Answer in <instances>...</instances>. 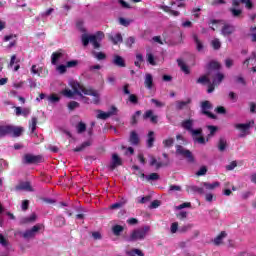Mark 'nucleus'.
<instances>
[{"mask_svg":"<svg viewBox=\"0 0 256 256\" xmlns=\"http://www.w3.org/2000/svg\"><path fill=\"white\" fill-rule=\"evenodd\" d=\"M69 86L73 89V91L70 89H64L62 91V95H64V97H68V99H73L74 95H80L81 97H83V95H89L90 97H92V99L90 101H87V103H99V92H97L96 90L87 89L75 80H69Z\"/></svg>","mask_w":256,"mask_h":256,"instance_id":"f257e3e1","label":"nucleus"},{"mask_svg":"<svg viewBox=\"0 0 256 256\" xmlns=\"http://www.w3.org/2000/svg\"><path fill=\"white\" fill-rule=\"evenodd\" d=\"M105 38V34L101 31L96 32L93 35L89 34H82L81 40L84 45V47H87L89 43H91L94 47V49H99L101 47V41Z\"/></svg>","mask_w":256,"mask_h":256,"instance_id":"f03ea898","label":"nucleus"},{"mask_svg":"<svg viewBox=\"0 0 256 256\" xmlns=\"http://www.w3.org/2000/svg\"><path fill=\"white\" fill-rule=\"evenodd\" d=\"M225 79V76L221 73H214V78L211 83V78L209 76H202L197 80V83H209L208 93H213L215 91V85H219L221 81Z\"/></svg>","mask_w":256,"mask_h":256,"instance_id":"7ed1b4c3","label":"nucleus"},{"mask_svg":"<svg viewBox=\"0 0 256 256\" xmlns=\"http://www.w3.org/2000/svg\"><path fill=\"white\" fill-rule=\"evenodd\" d=\"M23 133V128L13 125H0V137L12 135V137H20Z\"/></svg>","mask_w":256,"mask_h":256,"instance_id":"20e7f679","label":"nucleus"},{"mask_svg":"<svg viewBox=\"0 0 256 256\" xmlns=\"http://www.w3.org/2000/svg\"><path fill=\"white\" fill-rule=\"evenodd\" d=\"M150 227L149 226H144L142 228H138L133 230L129 237L127 238V241L133 242V241H143V239H145V237H147V234L150 231Z\"/></svg>","mask_w":256,"mask_h":256,"instance_id":"39448f33","label":"nucleus"},{"mask_svg":"<svg viewBox=\"0 0 256 256\" xmlns=\"http://www.w3.org/2000/svg\"><path fill=\"white\" fill-rule=\"evenodd\" d=\"M255 122L250 121L245 124H235V129L239 131V137H247L249 135V129L253 127Z\"/></svg>","mask_w":256,"mask_h":256,"instance_id":"423d86ee","label":"nucleus"},{"mask_svg":"<svg viewBox=\"0 0 256 256\" xmlns=\"http://www.w3.org/2000/svg\"><path fill=\"white\" fill-rule=\"evenodd\" d=\"M176 7H185V4L181 2V0H178L174 3H172V8L169 6H162V9L166 12L169 13L170 15H173V17H179V11L173 10L176 9Z\"/></svg>","mask_w":256,"mask_h":256,"instance_id":"0eeeda50","label":"nucleus"},{"mask_svg":"<svg viewBox=\"0 0 256 256\" xmlns=\"http://www.w3.org/2000/svg\"><path fill=\"white\" fill-rule=\"evenodd\" d=\"M176 155H180V157H185L190 163H193L194 161L191 151L183 148V146L181 145L176 146Z\"/></svg>","mask_w":256,"mask_h":256,"instance_id":"6e6552de","label":"nucleus"},{"mask_svg":"<svg viewBox=\"0 0 256 256\" xmlns=\"http://www.w3.org/2000/svg\"><path fill=\"white\" fill-rule=\"evenodd\" d=\"M24 163H29V164L43 163V157L40 155L26 154L24 156Z\"/></svg>","mask_w":256,"mask_h":256,"instance_id":"1a4fd4ad","label":"nucleus"},{"mask_svg":"<svg viewBox=\"0 0 256 256\" xmlns=\"http://www.w3.org/2000/svg\"><path fill=\"white\" fill-rule=\"evenodd\" d=\"M41 229L39 225L33 226L31 229L26 230L25 232L22 233V237L24 239H33L35 235H37V232Z\"/></svg>","mask_w":256,"mask_h":256,"instance_id":"9d476101","label":"nucleus"},{"mask_svg":"<svg viewBox=\"0 0 256 256\" xmlns=\"http://www.w3.org/2000/svg\"><path fill=\"white\" fill-rule=\"evenodd\" d=\"M117 108L112 107V111L103 112V110H97V119H109L112 115H115Z\"/></svg>","mask_w":256,"mask_h":256,"instance_id":"9b49d317","label":"nucleus"},{"mask_svg":"<svg viewBox=\"0 0 256 256\" xmlns=\"http://www.w3.org/2000/svg\"><path fill=\"white\" fill-rule=\"evenodd\" d=\"M209 109H211V102L209 101L202 102V113L210 117V119H215V116L210 113Z\"/></svg>","mask_w":256,"mask_h":256,"instance_id":"f8f14e48","label":"nucleus"},{"mask_svg":"<svg viewBox=\"0 0 256 256\" xmlns=\"http://www.w3.org/2000/svg\"><path fill=\"white\" fill-rule=\"evenodd\" d=\"M15 113L16 116L19 117L22 115V117H29L31 115V109L30 108H21V107H15Z\"/></svg>","mask_w":256,"mask_h":256,"instance_id":"ddd939ff","label":"nucleus"},{"mask_svg":"<svg viewBox=\"0 0 256 256\" xmlns=\"http://www.w3.org/2000/svg\"><path fill=\"white\" fill-rule=\"evenodd\" d=\"M235 31V27L231 24H224V26L221 29V34L224 37H228V35H231Z\"/></svg>","mask_w":256,"mask_h":256,"instance_id":"4468645a","label":"nucleus"},{"mask_svg":"<svg viewBox=\"0 0 256 256\" xmlns=\"http://www.w3.org/2000/svg\"><path fill=\"white\" fill-rule=\"evenodd\" d=\"M30 72L32 73V75H37L38 77H41V75H43V73L45 72V68H43V66L34 64L32 65Z\"/></svg>","mask_w":256,"mask_h":256,"instance_id":"2eb2a0df","label":"nucleus"},{"mask_svg":"<svg viewBox=\"0 0 256 256\" xmlns=\"http://www.w3.org/2000/svg\"><path fill=\"white\" fill-rule=\"evenodd\" d=\"M243 3L247 9H252L253 8V3L251 0H233L232 5L233 7H239Z\"/></svg>","mask_w":256,"mask_h":256,"instance_id":"dca6fc26","label":"nucleus"},{"mask_svg":"<svg viewBox=\"0 0 256 256\" xmlns=\"http://www.w3.org/2000/svg\"><path fill=\"white\" fill-rule=\"evenodd\" d=\"M119 165H122L121 158L117 154L112 155V161L110 163V169L113 171L116 167H119Z\"/></svg>","mask_w":256,"mask_h":256,"instance_id":"f3484780","label":"nucleus"},{"mask_svg":"<svg viewBox=\"0 0 256 256\" xmlns=\"http://www.w3.org/2000/svg\"><path fill=\"white\" fill-rule=\"evenodd\" d=\"M18 191H33V187L31 186V183L29 182H22L20 185L16 187Z\"/></svg>","mask_w":256,"mask_h":256,"instance_id":"a211bd4d","label":"nucleus"},{"mask_svg":"<svg viewBox=\"0 0 256 256\" xmlns=\"http://www.w3.org/2000/svg\"><path fill=\"white\" fill-rule=\"evenodd\" d=\"M37 219V215L32 213L30 216H26L20 219V223L25 225L27 223H33Z\"/></svg>","mask_w":256,"mask_h":256,"instance_id":"6ab92c4d","label":"nucleus"},{"mask_svg":"<svg viewBox=\"0 0 256 256\" xmlns=\"http://www.w3.org/2000/svg\"><path fill=\"white\" fill-rule=\"evenodd\" d=\"M221 183L219 182H213V183H208V182H203L202 187L207 189L208 191H213L214 189H217V187H220Z\"/></svg>","mask_w":256,"mask_h":256,"instance_id":"aec40b11","label":"nucleus"},{"mask_svg":"<svg viewBox=\"0 0 256 256\" xmlns=\"http://www.w3.org/2000/svg\"><path fill=\"white\" fill-rule=\"evenodd\" d=\"M144 84L147 89H153V76L151 74L145 75Z\"/></svg>","mask_w":256,"mask_h":256,"instance_id":"412c9836","label":"nucleus"},{"mask_svg":"<svg viewBox=\"0 0 256 256\" xmlns=\"http://www.w3.org/2000/svg\"><path fill=\"white\" fill-rule=\"evenodd\" d=\"M188 191H192L193 193H199V195L205 194V189L203 187H198L195 185L188 186Z\"/></svg>","mask_w":256,"mask_h":256,"instance_id":"4be33fe9","label":"nucleus"},{"mask_svg":"<svg viewBox=\"0 0 256 256\" xmlns=\"http://www.w3.org/2000/svg\"><path fill=\"white\" fill-rule=\"evenodd\" d=\"M144 119H150L151 123H157V116L153 115L152 110H147L144 114Z\"/></svg>","mask_w":256,"mask_h":256,"instance_id":"5701e85b","label":"nucleus"},{"mask_svg":"<svg viewBox=\"0 0 256 256\" xmlns=\"http://www.w3.org/2000/svg\"><path fill=\"white\" fill-rule=\"evenodd\" d=\"M63 57V53L61 52H54L51 56V63L52 65H57L59 63V60Z\"/></svg>","mask_w":256,"mask_h":256,"instance_id":"b1692460","label":"nucleus"},{"mask_svg":"<svg viewBox=\"0 0 256 256\" xmlns=\"http://www.w3.org/2000/svg\"><path fill=\"white\" fill-rule=\"evenodd\" d=\"M113 63L117 65V67H125V60L119 55L114 56Z\"/></svg>","mask_w":256,"mask_h":256,"instance_id":"393cba45","label":"nucleus"},{"mask_svg":"<svg viewBox=\"0 0 256 256\" xmlns=\"http://www.w3.org/2000/svg\"><path fill=\"white\" fill-rule=\"evenodd\" d=\"M130 143L132 145H138L139 144V135H137L136 131H132L130 133Z\"/></svg>","mask_w":256,"mask_h":256,"instance_id":"a878e982","label":"nucleus"},{"mask_svg":"<svg viewBox=\"0 0 256 256\" xmlns=\"http://www.w3.org/2000/svg\"><path fill=\"white\" fill-rule=\"evenodd\" d=\"M227 237V233L226 232H221L215 239H214V244L215 245H221V243H223V239H225Z\"/></svg>","mask_w":256,"mask_h":256,"instance_id":"bb28decb","label":"nucleus"},{"mask_svg":"<svg viewBox=\"0 0 256 256\" xmlns=\"http://www.w3.org/2000/svg\"><path fill=\"white\" fill-rule=\"evenodd\" d=\"M153 143H155V132L150 131L148 133L147 147H153Z\"/></svg>","mask_w":256,"mask_h":256,"instance_id":"cd10ccee","label":"nucleus"},{"mask_svg":"<svg viewBox=\"0 0 256 256\" xmlns=\"http://www.w3.org/2000/svg\"><path fill=\"white\" fill-rule=\"evenodd\" d=\"M141 177L145 178L147 181L159 180V174H157V173H151L150 175L141 174Z\"/></svg>","mask_w":256,"mask_h":256,"instance_id":"c85d7f7f","label":"nucleus"},{"mask_svg":"<svg viewBox=\"0 0 256 256\" xmlns=\"http://www.w3.org/2000/svg\"><path fill=\"white\" fill-rule=\"evenodd\" d=\"M123 230H124V228L121 225H114L112 227V233L114 235H116V237H119V235H121V233H123Z\"/></svg>","mask_w":256,"mask_h":256,"instance_id":"c756f323","label":"nucleus"},{"mask_svg":"<svg viewBox=\"0 0 256 256\" xmlns=\"http://www.w3.org/2000/svg\"><path fill=\"white\" fill-rule=\"evenodd\" d=\"M182 127L187 131H191L193 129V120H185L182 122Z\"/></svg>","mask_w":256,"mask_h":256,"instance_id":"7c9ffc66","label":"nucleus"},{"mask_svg":"<svg viewBox=\"0 0 256 256\" xmlns=\"http://www.w3.org/2000/svg\"><path fill=\"white\" fill-rule=\"evenodd\" d=\"M29 129L31 133H35L37 129V117H32L31 121L29 122Z\"/></svg>","mask_w":256,"mask_h":256,"instance_id":"2f4dec72","label":"nucleus"},{"mask_svg":"<svg viewBox=\"0 0 256 256\" xmlns=\"http://www.w3.org/2000/svg\"><path fill=\"white\" fill-rule=\"evenodd\" d=\"M194 43H196L197 51H203V42L197 37V34L193 35Z\"/></svg>","mask_w":256,"mask_h":256,"instance_id":"473e14b6","label":"nucleus"},{"mask_svg":"<svg viewBox=\"0 0 256 256\" xmlns=\"http://www.w3.org/2000/svg\"><path fill=\"white\" fill-rule=\"evenodd\" d=\"M110 39L114 45H117V43L123 42V37L119 33L115 34L114 36H111Z\"/></svg>","mask_w":256,"mask_h":256,"instance_id":"72a5a7b5","label":"nucleus"},{"mask_svg":"<svg viewBox=\"0 0 256 256\" xmlns=\"http://www.w3.org/2000/svg\"><path fill=\"white\" fill-rule=\"evenodd\" d=\"M191 103L190 98H188L186 101H177L176 102V108L183 109L184 107H187Z\"/></svg>","mask_w":256,"mask_h":256,"instance_id":"f704fd0d","label":"nucleus"},{"mask_svg":"<svg viewBox=\"0 0 256 256\" xmlns=\"http://www.w3.org/2000/svg\"><path fill=\"white\" fill-rule=\"evenodd\" d=\"M178 66L181 68V70L187 74H189V68L187 67V65H185V62H183V60L178 59L177 60Z\"/></svg>","mask_w":256,"mask_h":256,"instance_id":"c9c22d12","label":"nucleus"},{"mask_svg":"<svg viewBox=\"0 0 256 256\" xmlns=\"http://www.w3.org/2000/svg\"><path fill=\"white\" fill-rule=\"evenodd\" d=\"M150 165L151 167H156V169H159L162 167L163 164L161 162H158L157 159H155V157L151 156Z\"/></svg>","mask_w":256,"mask_h":256,"instance_id":"e433bc0d","label":"nucleus"},{"mask_svg":"<svg viewBox=\"0 0 256 256\" xmlns=\"http://www.w3.org/2000/svg\"><path fill=\"white\" fill-rule=\"evenodd\" d=\"M227 148V140L224 138H221L219 140L218 149L219 151H224Z\"/></svg>","mask_w":256,"mask_h":256,"instance_id":"4c0bfd02","label":"nucleus"},{"mask_svg":"<svg viewBox=\"0 0 256 256\" xmlns=\"http://www.w3.org/2000/svg\"><path fill=\"white\" fill-rule=\"evenodd\" d=\"M79 65V60H71L66 62L67 69H73L74 67H77Z\"/></svg>","mask_w":256,"mask_h":256,"instance_id":"58836bf2","label":"nucleus"},{"mask_svg":"<svg viewBox=\"0 0 256 256\" xmlns=\"http://www.w3.org/2000/svg\"><path fill=\"white\" fill-rule=\"evenodd\" d=\"M193 228V224H186L178 229L179 233H187L190 229Z\"/></svg>","mask_w":256,"mask_h":256,"instance_id":"ea45409f","label":"nucleus"},{"mask_svg":"<svg viewBox=\"0 0 256 256\" xmlns=\"http://www.w3.org/2000/svg\"><path fill=\"white\" fill-rule=\"evenodd\" d=\"M146 59L150 65H157V63L155 62V56H153L151 53L146 54Z\"/></svg>","mask_w":256,"mask_h":256,"instance_id":"a19ab883","label":"nucleus"},{"mask_svg":"<svg viewBox=\"0 0 256 256\" xmlns=\"http://www.w3.org/2000/svg\"><path fill=\"white\" fill-rule=\"evenodd\" d=\"M209 69L219 70V69H221V64H219V62H217V61H212V62L209 63Z\"/></svg>","mask_w":256,"mask_h":256,"instance_id":"79ce46f5","label":"nucleus"},{"mask_svg":"<svg viewBox=\"0 0 256 256\" xmlns=\"http://www.w3.org/2000/svg\"><path fill=\"white\" fill-rule=\"evenodd\" d=\"M56 71L60 73V75H63L64 73H67V65H59L56 67Z\"/></svg>","mask_w":256,"mask_h":256,"instance_id":"37998d69","label":"nucleus"},{"mask_svg":"<svg viewBox=\"0 0 256 256\" xmlns=\"http://www.w3.org/2000/svg\"><path fill=\"white\" fill-rule=\"evenodd\" d=\"M179 231V223L173 222L170 226V233L175 234Z\"/></svg>","mask_w":256,"mask_h":256,"instance_id":"c03bdc74","label":"nucleus"},{"mask_svg":"<svg viewBox=\"0 0 256 256\" xmlns=\"http://www.w3.org/2000/svg\"><path fill=\"white\" fill-rule=\"evenodd\" d=\"M76 129L78 133H83L87 129V126L85 125V123L80 122L77 124Z\"/></svg>","mask_w":256,"mask_h":256,"instance_id":"a18cd8bd","label":"nucleus"},{"mask_svg":"<svg viewBox=\"0 0 256 256\" xmlns=\"http://www.w3.org/2000/svg\"><path fill=\"white\" fill-rule=\"evenodd\" d=\"M141 63H143V55L137 54L136 61L134 62V64L136 65V67H141Z\"/></svg>","mask_w":256,"mask_h":256,"instance_id":"49530a36","label":"nucleus"},{"mask_svg":"<svg viewBox=\"0 0 256 256\" xmlns=\"http://www.w3.org/2000/svg\"><path fill=\"white\" fill-rule=\"evenodd\" d=\"M211 45H212L213 49H221V41H219V39H217V38L212 40Z\"/></svg>","mask_w":256,"mask_h":256,"instance_id":"de8ad7c7","label":"nucleus"},{"mask_svg":"<svg viewBox=\"0 0 256 256\" xmlns=\"http://www.w3.org/2000/svg\"><path fill=\"white\" fill-rule=\"evenodd\" d=\"M190 133H191L193 139H195V137H199V135H201L202 130H201V128L196 129V130L192 128V129L190 130Z\"/></svg>","mask_w":256,"mask_h":256,"instance_id":"09e8293b","label":"nucleus"},{"mask_svg":"<svg viewBox=\"0 0 256 256\" xmlns=\"http://www.w3.org/2000/svg\"><path fill=\"white\" fill-rule=\"evenodd\" d=\"M59 99H60L59 96H57L55 94L48 96V101L50 103H57V102H59Z\"/></svg>","mask_w":256,"mask_h":256,"instance_id":"8fccbe9b","label":"nucleus"},{"mask_svg":"<svg viewBox=\"0 0 256 256\" xmlns=\"http://www.w3.org/2000/svg\"><path fill=\"white\" fill-rule=\"evenodd\" d=\"M94 57L98 59V61H103L105 59V53L103 52H94Z\"/></svg>","mask_w":256,"mask_h":256,"instance_id":"3c124183","label":"nucleus"},{"mask_svg":"<svg viewBox=\"0 0 256 256\" xmlns=\"http://www.w3.org/2000/svg\"><path fill=\"white\" fill-rule=\"evenodd\" d=\"M194 141L196 143H199L200 145H205L206 143L205 138L203 136L194 137Z\"/></svg>","mask_w":256,"mask_h":256,"instance_id":"603ef678","label":"nucleus"},{"mask_svg":"<svg viewBox=\"0 0 256 256\" xmlns=\"http://www.w3.org/2000/svg\"><path fill=\"white\" fill-rule=\"evenodd\" d=\"M230 11L233 17H239V15H241L242 13L241 9H237V8H231Z\"/></svg>","mask_w":256,"mask_h":256,"instance_id":"864d4df0","label":"nucleus"},{"mask_svg":"<svg viewBox=\"0 0 256 256\" xmlns=\"http://www.w3.org/2000/svg\"><path fill=\"white\" fill-rule=\"evenodd\" d=\"M125 205V202H116L110 206V209H121Z\"/></svg>","mask_w":256,"mask_h":256,"instance_id":"5fc2aeb1","label":"nucleus"},{"mask_svg":"<svg viewBox=\"0 0 256 256\" xmlns=\"http://www.w3.org/2000/svg\"><path fill=\"white\" fill-rule=\"evenodd\" d=\"M89 145H91L90 142H84L81 146L76 147V148L74 149V151L79 152V151H81L82 149H85V147H89Z\"/></svg>","mask_w":256,"mask_h":256,"instance_id":"6e6d98bb","label":"nucleus"},{"mask_svg":"<svg viewBox=\"0 0 256 256\" xmlns=\"http://www.w3.org/2000/svg\"><path fill=\"white\" fill-rule=\"evenodd\" d=\"M77 107H79V104L75 101H71L68 104V109H70V111H73V109H77Z\"/></svg>","mask_w":256,"mask_h":256,"instance_id":"4d7b16f0","label":"nucleus"},{"mask_svg":"<svg viewBox=\"0 0 256 256\" xmlns=\"http://www.w3.org/2000/svg\"><path fill=\"white\" fill-rule=\"evenodd\" d=\"M175 140H173V138H168L166 140L163 141L164 143V147H171V145H173Z\"/></svg>","mask_w":256,"mask_h":256,"instance_id":"13d9d810","label":"nucleus"},{"mask_svg":"<svg viewBox=\"0 0 256 256\" xmlns=\"http://www.w3.org/2000/svg\"><path fill=\"white\" fill-rule=\"evenodd\" d=\"M159 205H161V202L159 200H154L153 202H151L149 208L150 209H157V207H159Z\"/></svg>","mask_w":256,"mask_h":256,"instance_id":"bf43d9fd","label":"nucleus"},{"mask_svg":"<svg viewBox=\"0 0 256 256\" xmlns=\"http://www.w3.org/2000/svg\"><path fill=\"white\" fill-rule=\"evenodd\" d=\"M208 131H210V134L208 135V137H213V135H215V132L217 131V127L215 126H207Z\"/></svg>","mask_w":256,"mask_h":256,"instance_id":"052dcab7","label":"nucleus"},{"mask_svg":"<svg viewBox=\"0 0 256 256\" xmlns=\"http://www.w3.org/2000/svg\"><path fill=\"white\" fill-rule=\"evenodd\" d=\"M207 173V168L205 166L201 167L199 171L196 173L198 177H201V175H205Z\"/></svg>","mask_w":256,"mask_h":256,"instance_id":"680f3d73","label":"nucleus"},{"mask_svg":"<svg viewBox=\"0 0 256 256\" xmlns=\"http://www.w3.org/2000/svg\"><path fill=\"white\" fill-rule=\"evenodd\" d=\"M235 167H237V162L233 161L229 165L226 166V169H227V171H233V169H235Z\"/></svg>","mask_w":256,"mask_h":256,"instance_id":"e2e57ef3","label":"nucleus"},{"mask_svg":"<svg viewBox=\"0 0 256 256\" xmlns=\"http://www.w3.org/2000/svg\"><path fill=\"white\" fill-rule=\"evenodd\" d=\"M174 191H181V186L171 185L169 188V193H173Z\"/></svg>","mask_w":256,"mask_h":256,"instance_id":"0e129e2a","label":"nucleus"},{"mask_svg":"<svg viewBox=\"0 0 256 256\" xmlns=\"http://www.w3.org/2000/svg\"><path fill=\"white\" fill-rule=\"evenodd\" d=\"M77 29H79V31H81L82 33H85V27H83V22L82 21H78L76 24Z\"/></svg>","mask_w":256,"mask_h":256,"instance_id":"69168bd1","label":"nucleus"},{"mask_svg":"<svg viewBox=\"0 0 256 256\" xmlns=\"http://www.w3.org/2000/svg\"><path fill=\"white\" fill-rule=\"evenodd\" d=\"M177 218H178V219H187V212H186V211H180V212L177 214Z\"/></svg>","mask_w":256,"mask_h":256,"instance_id":"338daca9","label":"nucleus"},{"mask_svg":"<svg viewBox=\"0 0 256 256\" xmlns=\"http://www.w3.org/2000/svg\"><path fill=\"white\" fill-rule=\"evenodd\" d=\"M250 33H251L252 41H256V27H251Z\"/></svg>","mask_w":256,"mask_h":256,"instance_id":"774afa93","label":"nucleus"}]
</instances>
